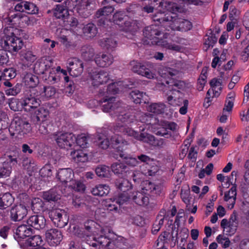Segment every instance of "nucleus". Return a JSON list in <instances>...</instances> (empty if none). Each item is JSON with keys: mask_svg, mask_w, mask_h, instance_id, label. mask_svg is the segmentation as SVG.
<instances>
[{"mask_svg": "<svg viewBox=\"0 0 249 249\" xmlns=\"http://www.w3.org/2000/svg\"><path fill=\"white\" fill-rule=\"evenodd\" d=\"M42 239L39 235H34L31 238H28L23 245L22 249L24 248H29L30 249H34L38 247L42 244Z\"/></svg>", "mask_w": 249, "mask_h": 249, "instance_id": "nucleus-41", "label": "nucleus"}, {"mask_svg": "<svg viewBox=\"0 0 249 249\" xmlns=\"http://www.w3.org/2000/svg\"><path fill=\"white\" fill-rule=\"evenodd\" d=\"M68 69L71 75L78 76L83 71L82 62L77 58H72L68 60Z\"/></svg>", "mask_w": 249, "mask_h": 249, "instance_id": "nucleus-21", "label": "nucleus"}, {"mask_svg": "<svg viewBox=\"0 0 249 249\" xmlns=\"http://www.w3.org/2000/svg\"><path fill=\"white\" fill-rule=\"evenodd\" d=\"M32 231V229L28 226V225H21L16 229L14 238L19 243L21 239L30 236Z\"/></svg>", "mask_w": 249, "mask_h": 249, "instance_id": "nucleus-28", "label": "nucleus"}, {"mask_svg": "<svg viewBox=\"0 0 249 249\" xmlns=\"http://www.w3.org/2000/svg\"><path fill=\"white\" fill-rule=\"evenodd\" d=\"M175 68L164 67L159 72L160 76L164 78H170L174 76H178L180 74L182 63L180 61H176L175 63Z\"/></svg>", "mask_w": 249, "mask_h": 249, "instance_id": "nucleus-23", "label": "nucleus"}, {"mask_svg": "<svg viewBox=\"0 0 249 249\" xmlns=\"http://www.w3.org/2000/svg\"><path fill=\"white\" fill-rule=\"evenodd\" d=\"M110 188L108 185L100 184L92 188L91 193L94 196H107L109 192Z\"/></svg>", "mask_w": 249, "mask_h": 249, "instance_id": "nucleus-43", "label": "nucleus"}, {"mask_svg": "<svg viewBox=\"0 0 249 249\" xmlns=\"http://www.w3.org/2000/svg\"><path fill=\"white\" fill-rule=\"evenodd\" d=\"M30 227H33L36 230L43 229L46 226V219L42 215H34L31 216L26 222Z\"/></svg>", "mask_w": 249, "mask_h": 249, "instance_id": "nucleus-26", "label": "nucleus"}, {"mask_svg": "<svg viewBox=\"0 0 249 249\" xmlns=\"http://www.w3.org/2000/svg\"><path fill=\"white\" fill-rule=\"evenodd\" d=\"M113 11L114 8L112 6L104 7L96 12V16L98 18H101L100 20H102L106 17L108 16Z\"/></svg>", "mask_w": 249, "mask_h": 249, "instance_id": "nucleus-55", "label": "nucleus"}, {"mask_svg": "<svg viewBox=\"0 0 249 249\" xmlns=\"http://www.w3.org/2000/svg\"><path fill=\"white\" fill-rule=\"evenodd\" d=\"M104 104L102 106V110L104 112H110L111 115L115 114L119 121L125 124L133 123L134 117L128 113H124V107L122 103L116 101L113 97L105 99Z\"/></svg>", "mask_w": 249, "mask_h": 249, "instance_id": "nucleus-4", "label": "nucleus"}, {"mask_svg": "<svg viewBox=\"0 0 249 249\" xmlns=\"http://www.w3.org/2000/svg\"><path fill=\"white\" fill-rule=\"evenodd\" d=\"M99 45L107 50L115 49L117 46V41L113 37L104 38L99 41Z\"/></svg>", "mask_w": 249, "mask_h": 249, "instance_id": "nucleus-45", "label": "nucleus"}, {"mask_svg": "<svg viewBox=\"0 0 249 249\" xmlns=\"http://www.w3.org/2000/svg\"><path fill=\"white\" fill-rule=\"evenodd\" d=\"M129 85L124 84V82L119 81L110 84L107 89V94L114 95L119 93L120 91H124V89L128 87Z\"/></svg>", "mask_w": 249, "mask_h": 249, "instance_id": "nucleus-38", "label": "nucleus"}, {"mask_svg": "<svg viewBox=\"0 0 249 249\" xmlns=\"http://www.w3.org/2000/svg\"><path fill=\"white\" fill-rule=\"evenodd\" d=\"M46 238L50 246H56L61 242L63 235L60 230L52 229L46 232Z\"/></svg>", "mask_w": 249, "mask_h": 249, "instance_id": "nucleus-19", "label": "nucleus"}, {"mask_svg": "<svg viewBox=\"0 0 249 249\" xmlns=\"http://www.w3.org/2000/svg\"><path fill=\"white\" fill-rule=\"evenodd\" d=\"M166 108V106L162 103H153L147 107V111L154 114H162Z\"/></svg>", "mask_w": 249, "mask_h": 249, "instance_id": "nucleus-46", "label": "nucleus"}, {"mask_svg": "<svg viewBox=\"0 0 249 249\" xmlns=\"http://www.w3.org/2000/svg\"><path fill=\"white\" fill-rule=\"evenodd\" d=\"M21 105L25 111H31L40 105V101L30 95L23 99Z\"/></svg>", "mask_w": 249, "mask_h": 249, "instance_id": "nucleus-30", "label": "nucleus"}, {"mask_svg": "<svg viewBox=\"0 0 249 249\" xmlns=\"http://www.w3.org/2000/svg\"><path fill=\"white\" fill-rule=\"evenodd\" d=\"M163 26L166 30L169 31L170 29L173 30L181 31H186L192 28L191 23L186 19L176 18L175 16H170L169 14L166 16V18Z\"/></svg>", "mask_w": 249, "mask_h": 249, "instance_id": "nucleus-12", "label": "nucleus"}, {"mask_svg": "<svg viewBox=\"0 0 249 249\" xmlns=\"http://www.w3.org/2000/svg\"><path fill=\"white\" fill-rule=\"evenodd\" d=\"M53 139L61 148L68 149L75 146L76 137L72 133L57 132L53 135Z\"/></svg>", "mask_w": 249, "mask_h": 249, "instance_id": "nucleus-15", "label": "nucleus"}, {"mask_svg": "<svg viewBox=\"0 0 249 249\" xmlns=\"http://www.w3.org/2000/svg\"><path fill=\"white\" fill-rule=\"evenodd\" d=\"M83 33L89 37H93L97 34V30L94 24L89 23L83 28Z\"/></svg>", "mask_w": 249, "mask_h": 249, "instance_id": "nucleus-54", "label": "nucleus"}, {"mask_svg": "<svg viewBox=\"0 0 249 249\" xmlns=\"http://www.w3.org/2000/svg\"><path fill=\"white\" fill-rule=\"evenodd\" d=\"M150 145L154 146H157L159 148H163L166 146V142L164 139H155V137L150 134L147 133L144 141Z\"/></svg>", "mask_w": 249, "mask_h": 249, "instance_id": "nucleus-44", "label": "nucleus"}, {"mask_svg": "<svg viewBox=\"0 0 249 249\" xmlns=\"http://www.w3.org/2000/svg\"><path fill=\"white\" fill-rule=\"evenodd\" d=\"M148 195L142 192H136L131 196L132 200L137 205L144 207L151 208L152 203L150 202Z\"/></svg>", "mask_w": 249, "mask_h": 249, "instance_id": "nucleus-22", "label": "nucleus"}, {"mask_svg": "<svg viewBox=\"0 0 249 249\" xmlns=\"http://www.w3.org/2000/svg\"><path fill=\"white\" fill-rule=\"evenodd\" d=\"M158 170L159 167L157 166H152L147 170H143L142 173H134L133 174V180L135 182H138L139 183L143 179L144 176H153Z\"/></svg>", "mask_w": 249, "mask_h": 249, "instance_id": "nucleus-37", "label": "nucleus"}, {"mask_svg": "<svg viewBox=\"0 0 249 249\" xmlns=\"http://www.w3.org/2000/svg\"><path fill=\"white\" fill-rule=\"evenodd\" d=\"M140 121L145 124L146 125H150L154 128H157L158 130L156 134L166 137L171 136L169 130L175 131L177 127V124L175 123L168 122H162L160 124H159L160 127H158L156 126V124L158 122L156 118L146 114L142 113L140 116Z\"/></svg>", "mask_w": 249, "mask_h": 249, "instance_id": "nucleus-6", "label": "nucleus"}, {"mask_svg": "<svg viewBox=\"0 0 249 249\" xmlns=\"http://www.w3.org/2000/svg\"><path fill=\"white\" fill-rule=\"evenodd\" d=\"M96 64L101 67H107L113 62V57L110 54L99 53L95 57Z\"/></svg>", "mask_w": 249, "mask_h": 249, "instance_id": "nucleus-31", "label": "nucleus"}, {"mask_svg": "<svg viewBox=\"0 0 249 249\" xmlns=\"http://www.w3.org/2000/svg\"><path fill=\"white\" fill-rule=\"evenodd\" d=\"M235 94L233 92H230L226 99L224 107L223 110L231 112L234 101Z\"/></svg>", "mask_w": 249, "mask_h": 249, "instance_id": "nucleus-51", "label": "nucleus"}, {"mask_svg": "<svg viewBox=\"0 0 249 249\" xmlns=\"http://www.w3.org/2000/svg\"><path fill=\"white\" fill-rule=\"evenodd\" d=\"M95 222L89 221L85 224V236L89 238L93 239L94 243H88L90 246L96 247L98 245L108 249H116L122 243L123 237L119 236L115 234L108 228L102 229L95 228Z\"/></svg>", "mask_w": 249, "mask_h": 249, "instance_id": "nucleus-1", "label": "nucleus"}, {"mask_svg": "<svg viewBox=\"0 0 249 249\" xmlns=\"http://www.w3.org/2000/svg\"><path fill=\"white\" fill-rule=\"evenodd\" d=\"M62 193V191L59 187H55L49 191L44 192L42 196L48 201H57L60 199L61 195Z\"/></svg>", "mask_w": 249, "mask_h": 249, "instance_id": "nucleus-35", "label": "nucleus"}, {"mask_svg": "<svg viewBox=\"0 0 249 249\" xmlns=\"http://www.w3.org/2000/svg\"><path fill=\"white\" fill-rule=\"evenodd\" d=\"M49 216L53 224L57 227H65L69 219L68 213L63 209L55 208L49 210Z\"/></svg>", "mask_w": 249, "mask_h": 249, "instance_id": "nucleus-14", "label": "nucleus"}, {"mask_svg": "<svg viewBox=\"0 0 249 249\" xmlns=\"http://www.w3.org/2000/svg\"><path fill=\"white\" fill-rule=\"evenodd\" d=\"M83 57L89 60L92 58L94 54L93 49L91 48L84 47L82 49Z\"/></svg>", "mask_w": 249, "mask_h": 249, "instance_id": "nucleus-64", "label": "nucleus"}, {"mask_svg": "<svg viewBox=\"0 0 249 249\" xmlns=\"http://www.w3.org/2000/svg\"><path fill=\"white\" fill-rule=\"evenodd\" d=\"M13 162H17L16 159L10 155L5 161L0 163V178H6L10 176L12 171V163Z\"/></svg>", "mask_w": 249, "mask_h": 249, "instance_id": "nucleus-24", "label": "nucleus"}, {"mask_svg": "<svg viewBox=\"0 0 249 249\" xmlns=\"http://www.w3.org/2000/svg\"><path fill=\"white\" fill-rule=\"evenodd\" d=\"M129 198L127 193H122L118 196L114 198L112 202H116L119 205H121L127 202Z\"/></svg>", "mask_w": 249, "mask_h": 249, "instance_id": "nucleus-60", "label": "nucleus"}, {"mask_svg": "<svg viewBox=\"0 0 249 249\" xmlns=\"http://www.w3.org/2000/svg\"><path fill=\"white\" fill-rule=\"evenodd\" d=\"M238 223L237 216L235 214H232L230 219V223L228 226V229L226 230L227 232L230 235H233L236 231Z\"/></svg>", "mask_w": 249, "mask_h": 249, "instance_id": "nucleus-49", "label": "nucleus"}, {"mask_svg": "<svg viewBox=\"0 0 249 249\" xmlns=\"http://www.w3.org/2000/svg\"><path fill=\"white\" fill-rule=\"evenodd\" d=\"M22 20L27 25L33 26L36 24L38 19L34 16H21L20 13H11L10 17L4 19L3 22L9 25H15Z\"/></svg>", "mask_w": 249, "mask_h": 249, "instance_id": "nucleus-16", "label": "nucleus"}, {"mask_svg": "<svg viewBox=\"0 0 249 249\" xmlns=\"http://www.w3.org/2000/svg\"><path fill=\"white\" fill-rule=\"evenodd\" d=\"M66 8L64 7V5L61 4H58L56 5L54 11V15L57 18H62L64 21L65 22V19L69 16L68 10H69L66 6Z\"/></svg>", "mask_w": 249, "mask_h": 249, "instance_id": "nucleus-48", "label": "nucleus"}, {"mask_svg": "<svg viewBox=\"0 0 249 249\" xmlns=\"http://www.w3.org/2000/svg\"><path fill=\"white\" fill-rule=\"evenodd\" d=\"M117 136L121 137L122 138V136L118 134H114V136H112L111 137L105 134H100L98 136L97 140L96 142V144L99 147L106 149H107L109 144L111 143L113 145L115 146L116 148L117 149V147L120 146V144H116L115 142L114 141L113 143L112 141L113 138Z\"/></svg>", "mask_w": 249, "mask_h": 249, "instance_id": "nucleus-25", "label": "nucleus"}, {"mask_svg": "<svg viewBox=\"0 0 249 249\" xmlns=\"http://www.w3.org/2000/svg\"><path fill=\"white\" fill-rule=\"evenodd\" d=\"M36 6L32 2L25 1V12L29 14H35L38 12Z\"/></svg>", "mask_w": 249, "mask_h": 249, "instance_id": "nucleus-61", "label": "nucleus"}, {"mask_svg": "<svg viewBox=\"0 0 249 249\" xmlns=\"http://www.w3.org/2000/svg\"><path fill=\"white\" fill-rule=\"evenodd\" d=\"M216 240L223 249H227L230 246L231 241L229 238L224 234L218 235L216 237Z\"/></svg>", "mask_w": 249, "mask_h": 249, "instance_id": "nucleus-56", "label": "nucleus"}, {"mask_svg": "<svg viewBox=\"0 0 249 249\" xmlns=\"http://www.w3.org/2000/svg\"><path fill=\"white\" fill-rule=\"evenodd\" d=\"M145 37L151 41V44L161 48L176 52H179L181 47L172 42L171 36L167 33H162L159 26L151 25L146 27L143 31Z\"/></svg>", "mask_w": 249, "mask_h": 249, "instance_id": "nucleus-2", "label": "nucleus"}, {"mask_svg": "<svg viewBox=\"0 0 249 249\" xmlns=\"http://www.w3.org/2000/svg\"><path fill=\"white\" fill-rule=\"evenodd\" d=\"M114 129L116 132H122L125 135H127L130 137H132L136 140L142 141L143 142H144L146 135L147 134V133L144 132H142L139 134L138 132L134 130L132 128L126 127L124 125H120L119 124L115 126Z\"/></svg>", "mask_w": 249, "mask_h": 249, "instance_id": "nucleus-18", "label": "nucleus"}, {"mask_svg": "<svg viewBox=\"0 0 249 249\" xmlns=\"http://www.w3.org/2000/svg\"><path fill=\"white\" fill-rule=\"evenodd\" d=\"M74 150L71 152L70 155L72 160L77 163H84L88 161V154L84 150L74 148Z\"/></svg>", "mask_w": 249, "mask_h": 249, "instance_id": "nucleus-34", "label": "nucleus"}, {"mask_svg": "<svg viewBox=\"0 0 249 249\" xmlns=\"http://www.w3.org/2000/svg\"><path fill=\"white\" fill-rule=\"evenodd\" d=\"M49 117L48 110L43 107H40L35 111L33 120L36 124H39L40 122L44 124L48 120Z\"/></svg>", "mask_w": 249, "mask_h": 249, "instance_id": "nucleus-33", "label": "nucleus"}, {"mask_svg": "<svg viewBox=\"0 0 249 249\" xmlns=\"http://www.w3.org/2000/svg\"><path fill=\"white\" fill-rule=\"evenodd\" d=\"M35 69L39 73L44 74L45 76L43 78L50 84H54L60 80L59 70H60V67L58 66L56 68L53 67V62L49 57L41 58L36 64Z\"/></svg>", "mask_w": 249, "mask_h": 249, "instance_id": "nucleus-3", "label": "nucleus"}, {"mask_svg": "<svg viewBox=\"0 0 249 249\" xmlns=\"http://www.w3.org/2000/svg\"><path fill=\"white\" fill-rule=\"evenodd\" d=\"M113 22L118 26L119 29L125 33H132L138 29L137 21L130 19L123 11H118L113 17Z\"/></svg>", "mask_w": 249, "mask_h": 249, "instance_id": "nucleus-8", "label": "nucleus"}, {"mask_svg": "<svg viewBox=\"0 0 249 249\" xmlns=\"http://www.w3.org/2000/svg\"><path fill=\"white\" fill-rule=\"evenodd\" d=\"M14 198L10 193L0 195V209H4L10 206L13 203Z\"/></svg>", "mask_w": 249, "mask_h": 249, "instance_id": "nucleus-47", "label": "nucleus"}, {"mask_svg": "<svg viewBox=\"0 0 249 249\" xmlns=\"http://www.w3.org/2000/svg\"><path fill=\"white\" fill-rule=\"evenodd\" d=\"M236 196V186H233L227 193H226L224 196L225 201L228 202V207L231 209L233 208L235 202Z\"/></svg>", "mask_w": 249, "mask_h": 249, "instance_id": "nucleus-40", "label": "nucleus"}, {"mask_svg": "<svg viewBox=\"0 0 249 249\" xmlns=\"http://www.w3.org/2000/svg\"><path fill=\"white\" fill-rule=\"evenodd\" d=\"M185 87L183 81H178L173 85H170L164 90L167 97L168 103L170 105L176 107L180 106L185 100L183 99V90Z\"/></svg>", "mask_w": 249, "mask_h": 249, "instance_id": "nucleus-7", "label": "nucleus"}, {"mask_svg": "<svg viewBox=\"0 0 249 249\" xmlns=\"http://www.w3.org/2000/svg\"><path fill=\"white\" fill-rule=\"evenodd\" d=\"M74 177V173L71 168H63L58 170L56 178L66 187L71 183Z\"/></svg>", "mask_w": 249, "mask_h": 249, "instance_id": "nucleus-20", "label": "nucleus"}, {"mask_svg": "<svg viewBox=\"0 0 249 249\" xmlns=\"http://www.w3.org/2000/svg\"><path fill=\"white\" fill-rule=\"evenodd\" d=\"M117 187L123 193H127L132 188L131 183L127 180L124 178L117 180L115 183Z\"/></svg>", "mask_w": 249, "mask_h": 249, "instance_id": "nucleus-50", "label": "nucleus"}, {"mask_svg": "<svg viewBox=\"0 0 249 249\" xmlns=\"http://www.w3.org/2000/svg\"><path fill=\"white\" fill-rule=\"evenodd\" d=\"M211 89L207 92V96L213 94V97H218L221 94L222 89V82L220 79L216 78L212 79L210 82Z\"/></svg>", "mask_w": 249, "mask_h": 249, "instance_id": "nucleus-32", "label": "nucleus"}, {"mask_svg": "<svg viewBox=\"0 0 249 249\" xmlns=\"http://www.w3.org/2000/svg\"><path fill=\"white\" fill-rule=\"evenodd\" d=\"M44 203L42 200L39 198H35L32 202V208L35 212H39L43 210Z\"/></svg>", "mask_w": 249, "mask_h": 249, "instance_id": "nucleus-58", "label": "nucleus"}, {"mask_svg": "<svg viewBox=\"0 0 249 249\" xmlns=\"http://www.w3.org/2000/svg\"><path fill=\"white\" fill-rule=\"evenodd\" d=\"M112 140L113 142L114 141L115 142L116 144H120V146L117 147V152L118 154L113 156L115 159H117L118 158V155L120 158L125 159V163L129 166L133 167L139 164V161L136 158L132 157H127L124 153L123 150L124 149V147L128 145L127 141L119 136L113 138Z\"/></svg>", "mask_w": 249, "mask_h": 249, "instance_id": "nucleus-13", "label": "nucleus"}, {"mask_svg": "<svg viewBox=\"0 0 249 249\" xmlns=\"http://www.w3.org/2000/svg\"><path fill=\"white\" fill-rule=\"evenodd\" d=\"M69 187H71L73 189L77 191H84L86 188L85 185L79 181L72 180L71 183L69 184Z\"/></svg>", "mask_w": 249, "mask_h": 249, "instance_id": "nucleus-62", "label": "nucleus"}, {"mask_svg": "<svg viewBox=\"0 0 249 249\" xmlns=\"http://www.w3.org/2000/svg\"><path fill=\"white\" fill-rule=\"evenodd\" d=\"M10 217L14 221H20L26 216L28 211L26 207L22 205H16L11 210Z\"/></svg>", "mask_w": 249, "mask_h": 249, "instance_id": "nucleus-27", "label": "nucleus"}, {"mask_svg": "<svg viewBox=\"0 0 249 249\" xmlns=\"http://www.w3.org/2000/svg\"><path fill=\"white\" fill-rule=\"evenodd\" d=\"M40 96L47 99L52 98L56 92L55 88L51 86L44 87L43 88H40Z\"/></svg>", "mask_w": 249, "mask_h": 249, "instance_id": "nucleus-53", "label": "nucleus"}, {"mask_svg": "<svg viewBox=\"0 0 249 249\" xmlns=\"http://www.w3.org/2000/svg\"><path fill=\"white\" fill-rule=\"evenodd\" d=\"M92 1V0H66L65 3V6L75 15L86 18L90 14L88 7Z\"/></svg>", "mask_w": 249, "mask_h": 249, "instance_id": "nucleus-9", "label": "nucleus"}, {"mask_svg": "<svg viewBox=\"0 0 249 249\" xmlns=\"http://www.w3.org/2000/svg\"><path fill=\"white\" fill-rule=\"evenodd\" d=\"M112 171L119 177H126L129 174L128 168L124 163L115 162L111 166Z\"/></svg>", "mask_w": 249, "mask_h": 249, "instance_id": "nucleus-36", "label": "nucleus"}, {"mask_svg": "<svg viewBox=\"0 0 249 249\" xmlns=\"http://www.w3.org/2000/svg\"><path fill=\"white\" fill-rule=\"evenodd\" d=\"M23 83L28 88L36 87L39 83L38 77L31 73H27L23 78Z\"/></svg>", "mask_w": 249, "mask_h": 249, "instance_id": "nucleus-42", "label": "nucleus"}, {"mask_svg": "<svg viewBox=\"0 0 249 249\" xmlns=\"http://www.w3.org/2000/svg\"><path fill=\"white\" fill-rule=\"evenodd\" d=\"M130 96L133 102L136 104L146 103L148 100V97L145 93L137 90L131 91Z\"/></svg>", "mask_w": 249, "mask_h": 249, "instance_id": "nucleus-39", "label": "nucleus"}, {"mask_svg": "<svg viewBox=\"0 0 249 249\" xmlns=\"http://www.w3.org/2000/svg\"><path fill=\"white\" fill-rule=\"evenodd\" d=\"M141 190L142 192L148 196L150 193L159 195L161 191V187L148 180H145L142 183Z\"/></svg>", "mask_w": 249, "mask_h": 249, "instance_id": "nucleus-29", "label": "nucleus"}, {"mask_svg": "<svg viewBox=\"0 0 249 249\" xmlns=\"http://www.w3.org/2000/svg\"><path fill=\"white\" fill-rule=\"evenodd\" d=\"M130 69L134 72L149 79L156 77L154 65L150 62L141 63L133 60L129 64Z\"/></svg>", "mask_w": 249, "mask_h": 249, "instance_id": "nucleus-10", "label": "nucleus"}, {"mask_svg": "<svg viewBox=\"0 0 249 249\" xmlns=\"http://www.w3.org/2000/svg\"><path fill=\"white\" fill-rule=\"evenodd\" d=\"M109 79V75L107 71H94L89 73L88 83L93 87H98L106 83Z\"/></svg>", "mask_w": 249, "mask_h": 249, "instance_id": "nucleus-17", "label": "nucleus"}, {"mask_svg": "<svg viewBox=\"0 0 249 249\" xmlns=\"http://www.w3.org/2000/svg\"><path fill=\"white\" fill-rule=\"evenodd\" d=\"M87 144V138L83 135H81L76 137L75 146L72 147L73 148H76V147L78 146L82 148H85Z\"/></svg>", "mask_w": 249, "mask_h": 249, "instance_id": "nucleus-57", "label": "nucleus"}, {"mask_svg": "<svg viewBox=\"0 0 249 249\" xmlns=\"http://www.w3.org/2000/svg\"><path fill=\"white\" fill-rule=\"evenodd\" d=\"M8 117L3 111H0V130L5 129L8 126Z\"/></svg>", "mask_w": 249, "mask_h": 249, "instance_id": "nucleus-63", "label": "nucleus"}, {"mask_svg": "<svg viewBox=\"0 0 249 249\" xmlns=\"http://www.w3.org/2000/svg\"><path fill=\"white\" fill-rule=\"evenodd\" d=\"M96 175L100 178H109L110 176V171L108 166L102 165L95 169Z\"/></svg>", "mask_w": 249, "mask_h": 249, "instance_id": "nucleus-52", "label": "nucleus"}, {"mask_svg": "<svg viewBox=\"0 0 249 249\" xmlns=\"http://www.w3.org/2000/svg\"><path fill=\"white\" fill-rule=\"evenodd\" d=\"M3 80H10L15 77L16 76V71L15 69L11 68L5 69L2 72Z\"/></svg>", "mask_w": 249, "mask_h": 249, "instance_id": "nucleus-59", "label": "nucleus"}, {"mask_svg": "<svg viewBox=\"0 0 249 249\" xmlns=\"http://www.w3.org/2000/svg\"><path fill=\"white\" fill-rule=\"evenodd\" d=\"M3 32L4 35L1 38L0 44L4 49L10 52H18L22 48V40L15 35L16 29L10 25L5 28Z\"/></svg>", "mask_w": 249, "mask_h": 249, "instance_id": "nucleus-5", "label": "nucleus"}, {"mask_svg": "<svg viewBox=\"0 0 249 249\" xmlns=\"http://www.w3.org/2000/svg\"><path fill=\"white\" fill-rule=\"evenodd\" d=\"M9 131L12 136L22 138L31 132L32 127L27 121L20 118H15L11 124Z\"/></svg>", "mask_w": 249, "mask_h": 249, "instance_id": "nucleus-11", "label": "nucleus"}]
</instances>
